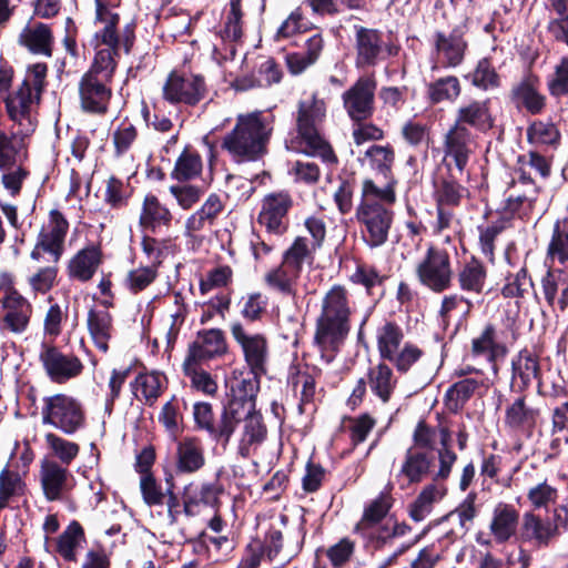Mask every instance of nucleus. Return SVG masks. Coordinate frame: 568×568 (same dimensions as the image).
I'll use <instances>...</instances> for the list:
<instances>
[{
	"instance_id": "1",
	"label": "nucleus",
	"mask_w": 568,
	"mask_h": 568,
	"mask_svg": "<svg viewBox=\"0 0 568 568\" xmlns=\"http://www.w3.org/2000/svg\"><path fill=\"white\" fill-rule=\"evenodd\" d=\"M48 64L38 62L27 67V74L18 90L9 94L3 101L11 121L18 129L9 138L2 132L1 168L13 169L26 165L29 159L24 138L33 132L31 104L39 103L48 84Z\"/></svg>"
},
{
	"instance_id": "2",
	"label": "nucleus",
	"mask_w": 568,
	"mask_h": 568,
	"mask_svg": "<svg viewBox=\"0 0 568 568\" xmlns=\"http://www.w3.org/2000/svg\"><path fill=\"white\" fill-rule=\"evenodd\" d=\"M352 314L348 290L341 284L333 285L322 298L313 336V345L327 364L335 359L351 333Z\"/></svg>"
},
{
	"instance_id": "3",
	"label": "nucleus",
	"mask_w": 568,
	"mask_h": 568,
	"mask_svg": "<svg viewBox=\"0 0 568 568\" xmlns=\"http://www.w3.org/2000/svg\"><path fill=\"white\" fill-rule=\"evenodd\" d=\"M490 99L471 100L460 105L456 111L454 124L444 136L445 156L454 160L456 169L463 173L471 154L470 144L474 141L470 129L486 134L496 125V116L491 111Z\"/></svg>"
},
{
	"instance_id": "4",
	"label": "nucleus",
	"mask_w": 568,
	"mask_h": 568,
	"mask_svg": "<svg viewBox=\"0 0 568 568\" xmlns=\"http://www.w3.org/2000/svg\"><path fill=\"white\" fill-rule=\"evenodd\" d=\"M119 58L120 54L109 50H97L78 84L80 106L85 113L104 115L108 112Z\"/></svg>"
},
{
	"instance_id": "5",
	"label": "nucleus",
	"mask_w": 568,
	"mask_h": 568,
	"mask_svg": "<svg viewBox=\"0 0 568 568\" xmlns=\"http://www.w3.org/2000/svg\"><path fill=\"white\" fill-rule=\"evenodd\" d=\"M274 116L256 111L240 114L233 130L225 135L222 148L240 161H256L267 151Z\"/></svg>"
},
{
	"instance_id": "6",
	"label": "nucleus",
	"mask_w": 568,
	"mask_h": 568,
	"mask_svg": "<svg viewBox=\"0 0 568 568\" xmlns=\"http://www.w3.org/2000/svg\"><path fill=\"white\" fill-rule=\"evenodd\" d=\"M326 118V104L313 93L310 99L301 100L297 104L296 131L301 144L305 145L304 153L318 156L324 163L337 164L338 158L329 142L322 134V125Z\"/></svg>"
},
{
	"instance_id": "7",
	"label": "nucleus",
	"mask_w": 568,
	"mask_h": 568,
	"mask_svg": "<svg viewBox=\"0 0 568 568\" xmlns=\"http://www.w3.org/2000/svg\"><path fill=\"white\" fill-rule=\"evenodd\" d=\"M355 30V67L357 69L374 68L382 60L398 57L402 45L397 34L388 31L386 40L379 29L354 26Z\"/></svg>"
},
{
	"instance_id": "8",
	"label": "nucleus",
	"mask_w": 568,
	"mask_h": 568,
	"mask_svg": "<svg viewBox=\"0 0 568 568\" xmlns=\"http://www.w3.org/2000/svg\"><path fill=\"white\" fill-rule=\"evenodd\" d=\"M94 4L95 22L104 24L94 36L100 44L106 47L102 50H109L112 54H120V50L123 49L125 54H130L136 40V22L126 23L119 32L120 14L112 12L110 7H118L120 3L116 0H94Z\"/></svg>"
},
{
	"instance_id": "9",
	"label": "nucleus",
	"mask_w": 568,
	"mask_h": 568,
	"mask_svg": "<svg viewBox=\"0 0 568 568\" xmlns=\"http://www.w3.org/2000/svg\"><path fill=\"white\" fill-rule=\"evenodd\" d=\"M374 195H362L356 207V220L364 243L371 248L379 247L388 241L389 231L394 221V211L385 206Z\"/></svg>"
},
{
	"instance_id": "10",
	"label": "nucleus",
	"mask_w": 568,
	"mask_h": 568,
	"mask_svg": "<svg viewBox=\"0 0 568 568\" xmlns=\"http://www.w3.org/2000/svg\"><path fill=\"white\" fill-rule=\"evenodd\" d=\"M41 415L43 424L53 426L64 435H73L87 425V412L82 403L64 393L44 397Z\"/></svg>"
},
{
	"instance_id": "11",
	"label": "nucleus",
	"mask_w": 568,
	"mask_h": 568,
	"mask_svg": "<svg viewBox=\"0 0 568 568\" xmlns=\"http://www.w3.org/2000/svg\"><path fill=\"white\" fill-rule=\"evenodd\" d=\"M365 156L369 161L371 169L377 175L383 176L385 184L379 187L372 179H365L362 184V195H374L382 202L393 205L397 199L396 186L398 184L393 172L394 148L389 143L386 145L373 144L366 150Z\"/></svg>"
},
{
	"instance_id": "12",
	"label": "nucleus",
	"mask_w": 568,
	"mask_h": 568,
	"mask_svg": "<svg viewBox=\"0 0 568 568\" xmlns=\"http://www.w3.org/2000/svg\"><path fill=\"white\" fill-rule=\"evenodd\" d=\"M69 226V221L61 211L51 210L48 223L42 225L38 233L36 244L30 253L31 260L37 262L45 260L58 264L65 250L64 243Z\"/></svg>"
},
{
	"instance_id": "13",
	"label": "nucleus",
	"mask_w": 568,
	"mask_h": 568,
	"mask_svg": "<svg viewBox=\"0 0 568 568\" xmlns=\"http://www.w3.org/2000/svg\"><path fill=\"white\" fill-rule=\"evenodd\" d=\"M415 273L419 283L434 293L449 290L454 276L449 253L445 248L429 245Z\"/></svg>"
},
{
	"instance_id": "14",
	"label": "nucleus",
	"mask_w": 568,
	"mask_h": 568,
	"mask_svg": "<svg viewBox=\"0 0 568 568\" xmlns=\"http://www.w3.org/2000/svg\"><path fill=\"white\" fill-rule=\"evenodd\" d=\"M377 80L374 73L363 74L343 92V108L352 122L368 121L375 113Z\"/></svg>"
},
{
	"instance_id": "15",
	"label": "nucleus",
	"mask_w": 568,
	"mask_h": 568,
	"mask_svg": "<svg viewBox=\"0 0 568 568\" xmlns=\"http://www.w3.org/2000/svg\"><path fill=\"white\" fill-rule=\"evenodd\" d=\"M207 94L205 79L201 74L171 71L164 82L162 97L170 104L197 105Z\"/></svg>"
},
{
	"instance_id": "16",
	"label": "nucleus",
	"mask_w": 568,
	"mask_h": 568,
	"mask_svg": "<svg viewBox=\"0 0 568 568\" xmlns=\"http://www.w3.org/2000/svg\"><path fill=\"white\" fill-rule=\"evenodd\" d=\"M221 474L222 469L217 470L213 481H191L184 486L182 504L183 513L187 517L199 516L204 509L221 510V497L225 493L224 485L220 481Z\"/></svg>"
},
{
	"instance_id": "17",
	"label": "nucleus",
	"mask_w": 568,
	"mask_h": 568,
	"mask_svg": "<svg viewBox=\"0 0 568 568\" xmlns=\"http://www.w3.org/2000/svg\"><path fill=\"white\" fill-rule=\"evenodd\" d=\"M230 353L226 334L221 328H203L189 344L184 361L187 364H207Z\"/></svg>"
},
{
	"instance_id": "18",
	"label": "nucleus",
	"mask_w": 568,
	"mask_h": 568,
	"mask_svg": "<svg viewBox=\"0 0 568 568\" xmlns=\"http://www.w3.org/2000/svg\"><path fill=\"white\" fill-rule=\"evenodd\" d=\"M231 334L234 341L241 346L244 361L250 372L254 375V381L260 384V378L266 374V363L268 357V343L263 334L247 335L241 322H234L231 325Z\"/></svg>"
},
{
	"instance_id": "19",
	"label": "nucleus",
	"mask_w": 568,
	"mask_h": 568,
	"mask_svg": "<svg viewBox=\"0 0 568 568\" xmlns=\"http://www.w3.org/2000/svg\"><path fill=\"white\" fill-rule=\"evenodd\" d=\"M14 447L10 454L6 467L2 468V508L7 506L10 497L23 491L24 483L21 475H26L34 454L28 442L20 445L13 442Z\"/></svg>"
},
{
	"instance_id": "20",
	"label": "nucleus",
	"mask_w": 568,
	"mask_h": 568,
	"mask_svg": "<svg viewBox=\"0 0 568 568\" xmlns=\"http://www.w3.org/2000/svg\"><path fill=\"white\" fill-rule=\"evenodd\" d=\"M39 359L49 378L58 384L78 377L84 368L78 356L65 355L57 346L47 343L41 344Z\"/></svg>"
},
{
	"instance_id": "21",
	"label": "nucleus",
	"mask_w": 568,
	"mask_h": 568,
	"mask_svg": "<svg viewBox=\"0 0 568 568\" xmlns=\"http://www.w3.org/2000/svg\"><path fill=\"white\" fill-rule=\"evenodd\" d=\"M192 415L195 430L205 433L223 448L230 444L234 432L222 410L216 415L211 403L200 400L193 404Z\"/></svg>"
},
{
	"instance_id": "22",
	"label": "nucleus",
	"mask_w": 568,
	"mask_h": 568,
	"mask_svg": "<svg viewBox=\"0 0 568 568\" xmlns=\"http://www.w3.org/2000/svg\"><path fill=\"white\" fill-rule=\"evenodd\" d=\"M2 288H4V297L2 298V328H7L13 333H22L26 331L31 314L32 306L12 285L8 274H2Z\"/></svg>"
},
{
	"instance_id": "23",
	"label": "nucleus",
	"mask_w": 568,
	"mask_h": 568,
	"mask_svg": "<svg viewBox=\"0 0 568 568\" xmlns=\"http://www.w3.org/2000/svg\"><path fill=\"white\" fill-rule=\"evenodd\" d=\"M292 206L293 199L287 191L270 193L262 201L257 221L268 233L283 235L288 230Z\"/></svg>"
},
{
	"instance_id": "24",
	"label": "nucleus",
	"mask_w": 568,
	"mask_h": 568,
	"mask_svg": "<svg viewBox=\"0 0 568 568\" xmlns=\"http://www.w3.org/2000/svg\"><path fill=\"white\" fill-rule=\"evenodd\" d=\"M542 377L539 355L524 347L511 358L509 388L513 393H527L532 381L540 384Z\"/></svg>"
},
{
	"instance_id": "25",
	"label": "nucleus",
	"mask_w": 568,
	"mask_h": 568,
	"mask_svg": "<svg viewBox=\"0 0 568 568\" xmlns=\"http://www.w3.org/2000/svg\"><path fill=\"white\" fill-rule=\"evenodd\" d=\"M518 395L505 409L504 426L515 433L530 437L540 418V409L527 403V393Z\"/></svg>"
},
{
	"instance_id": "26",
	"label": "nucleus",
	"mask_w": 568,
	"mask_h": 568,
	"mask_svg": "<svg viewBox=\"0 0 568 568\" xmlns=\"http://www.w3.org/2000/svg\"><path fill=\"white\" fill-rule=\"evenodd\" d=\"M258 384L252 379H242L235 394L222 407V413L226 416L232 430L235 433L239 424L243 420L244 415L255 412L256 393Z\"/></svg>"
},
{
	"instance_id": "27",
	"label": "nucleus",
	"mask_w": 568,
	"mask_h": 568,
	"mask_svg": "<svg viewBox=\"0 0 568 568\" xmlns=\"http://www.w3.org/2000/svg\"><path fill=\"white\" fill-rule=\"evenodd\" d=\"M434 49L442 57L443 67L456 68L464 62L468 42L465 39V31L455 27L449 33L435 31Z\"/></svg>"
},
{
	"instance_id": "28",
	"label": "nucleus",
	"mask_w": 568,
	"mask_h": 568,
	"mask_svg": "<svg viewBox=\"0 0 568 568\" xmlns=\"http://www.w3.org/2000/svg\"><path fill=\"white\" fill-rule=\"evenodd\" d=\"M455 277L462 292L481 295L486 292L488 268L479 257L470 255L458 265Z\"/></svg>"
},
{
	"instance_id": "29",
	"label": "nucleus",
	"mask_w": 568,
	"mask_h": 568,
	"mask_svg": "<svg viewBox=\"0 0 568 568\" xmlns=\"http://www.w3.org/2000/svg\"><path fill=\"white\" fill-rule=\"evenodd\" d=\"M205 465V452L197 436H184L176 442L175 468L180 474H194Z\"/></svg>"
},
{
	"instance_id": "30",
	"label": "nucleus",
	"mask_w": 568,
	"mask_h": 568,
	"mask_svg": "<svg viewBox=\"0 0 568 568\" xmlns=\"http://www.w3.org/2000/svg\"><path fill=\"white\" fill-rule=\"evenodd\" d=\"M103 263V252L100 245L90 244L79 250L69 261L67 272L70 278L82 283L92 280Z\"/></svg>"
},
{
	"instance_id": "31",
	"label": "nucleus",
	"mask_w": 568,
	"mask_h": 568,
	"mask_svg": "<svg viewBox=\"0 0 568 568\" xmlns=\"http://www.w3.org/2000/svg\"><path fill=\"white\" fill-rule=\"evenodd\" d=\"M538 78L525 77L520 82L513 85L509 92L510 102L516 108H524L532 115L540 114L546 108V97L538 91Z\"/></svg>"
},
{
	"instance_id": "32",
	"label": "nucleus",
	"mask_w": 568,
	"mask_h": 568,
	"mask_svg": "<svg viewBox=\"0 0 568 568\" xmlns=\"http://www.w3.org/2000/svg\"><path fill=\"white\" fill-rule=\"evenodd\" d=\"M470 353L474 357H486L487 362L495 367L498 361L505 358L508 347L497 339L495 324L487 323L479 335L471 339Z\"/></svg>"
},
{
	"instance_id": "33",
	"label": "nucleus",
	"mask_w": 568,
	"mask_h": 568,
	"mask_svg": "<svg viewBox=\"0 0 568 568\" xmlns=\"http://www.w3.org/2000/svg\"><path fill=\"white\" fill-rule=\"evenodd\" d=\"M552 265L540 280L542 294L548 306L554 307L557 302L560 311H565L568 307V271Z\"/></svg>"
},
{
	"instance_id": "34",
	"label": "nucleus",
	"mask_w": 568,
	"mask_h": 568,
	"mask_svg": "<svg viewBox=\"0 0 568 568\" xmlns=\"http://www.w3.org/2000/svg\"><path fill=\"white\" fill-rule=\"evenodd\" d=\"M393 486L381 491L363 510L361 520L355 525L354 532L366 536V530L379 525L388 515L395 499L392 496Z\"/></svg>"
},
{
	"instance_id": "35",
	"label": "nucleus",
	"mask_w": 568,
	"mask_h": 568,
	"mask_svg": "<svg viewBox=\"0 0 568 568\" xmlns=\"http://www.w3.org/2000/svg\"><path fill=\"white\" fill-rule=\"evenodd\" d=\"M172 220L173 215L170 209L161 203L155 194L148 193L144 196L139 216V226L142 230L156 233L162 226L169 229Z\"/></svg>"
},
{
	"instance_id": "36",
	"label": "nucleus",
	"mask_w": 568,
	"mask_h": 568,
	"mask_svg": "<svg viewBox=\"0 0 568 568\" xmlns=\"http://www.w3.org/2000/svg\"><path fill=\"white\" fill-rule=\"evenodd\" d=\"M446 173L433 181V197L435 204H444L458 207L462 204L465 193L468 192L458 179L454 175L450 163H446Z\"/></svg>"
},
{
	"instance_id": "37",
	"label": "nucleus",
	"mask_w": 568,
	"mask_h": 568,
	"mask_svg": "<svg viewBox=\"0 0 568 568\" xmlns=\"http://www.w3.org/2000/svg\"><path fill=\"white\" fill-rule=\"evenodd\" d=\"M368 387L383 404L389 403L397 387V378L386 361L368 367L366 373Z\"/></svg>"
},
{
	"instance_id": "38",
	"label": "nucleus",
	"mask_w": 568,
	"mask_h": 568,
	"mask_svg": "<svg viewBox=\"0 0 568 568\" xmlns=\"http://www.w3.org/2000/svg\"><path fill=\"white\" fill-rule=\"evenodd\" d=\"M528 168L534 169L542 179H548L551 174V162L537 151H529L527 154H519L514 168L518 182L523 185H534V193L538 194L540 187L531 176Z\"/></svg>"
},
{
	"instance_id": "39",
	"label": "nucleus",
	"mask_w": 568,
	"mask_h": 568,
	"mask_svg": "<svg viewBox=\"0 0 568 568\" xmlns=\"http://www.w3.org/2000/svg\"><path fill=\"white\" fill-rule=\"evenodd\" d=\"M520 539L525 542H534L539 548L549 547L556 539L548 516L542 518L532 511L525 513L520 526Z\"/></svg>"
},
{
	"instance_id": "40",
	"label": "nucleus",
	"mask_w": 568,
	"mask_h": 568,
	"mask_svg": "<svg viewBox=\"0 0 568 568\" xmlns=\"http://www.w3.org/2000/svg\"><path fill=\"white\" fill-rule=\"evenodd\" d=\"M434 460L435 456L430 450L409 447L399 474L407 478L408 484H419L429 475Z\"/></svg>"
},
{
	"instance_id": "41",
	"label": "nucleus",
	"mask_w": 568,
	"mask_h": 568,
	"mask_svg": "<svg viewBox=\"0 0 568 568\" xmlns=\"http://www.w3.org/2000/svg\"><path fill=\"white\" fill-rule=\"evenodd\" d=\"M519 521V511L510 504L499 503L494 511L489 526L490 532L497 544L507 542L516 532Z\"/></svg>"
},
{
	"instance_id": "42",
	"label": "nucleus",
	"mask_w": 568,
	"mask_h": 568,
	"mask_svg": "<svg viewBox=\"0 0 568 568\" xmlns=\"http://www.w3.org/2000/svg\"><path fill=\"white\" fill-rule=\"evenodd\" d=\"M87 327L95 347L102 353H106L114 329L112 314L106 308H90L87 316Z\"/></svg>"
},
{
	"instance_id": "43",
	"label": "nucleus",
	"mask_w": 568,
	"mask_h": 568,
	"mask_svg": "<svg viewBox=\"0 0 568 568\" xmlns=\"http://www.w3.org/2000/svg\"><path fill=\"white\" fill-rule=\"evenodd\" d=\"M322 371L316 366L307 364L304 367L292 366L288 377V383L295 390L300 385L302 386L301 398L298 403V410L301 414L305 413V406L314 402L316 378L321 375Z\"/></svg>"
},
{
	"instance_id": "44",
	"label": "nucleus",
	"mask_w": 568,
	"mask_h": 568,
	"mask_svg": "<svg viewBox=\"0 0 568 568\" xmlns=\"http://www.w3.org/2000/svg\"><path fill=\"white\" fill-rule=\"evenodd\" d=\"M40 475L45 498L48 500L60 499L70 476L68 468L55 460L43 459L41 462Z\"/></svg>"
},
{
	"instance_id": "45",
	"label": "nucleus",
	"mask_w": 568,
	"mask_h": 568,
	"mask_svg": "<svg viewBox=\"0 0 568 568\" xmlns=\"http://www.w3.org/2000/svg\"><path fill=\"white\" fill-rule=\"evenodd\" d=\"M530 292H532L537 298L535 283L529 274L527 263L525 262L517 272H508L505 275L500 294L504 298H515L518 303L519 301L525 300Z\"/></svg>"
},
{
	"instance_id": "46",
	"label": "nucleus",
	"mask_w": 568,
	"mask_h": 568,
	"mask_svg": "<svg viewBox=\"0 0 568 568\" xmlns=\"http://www.w3.org/2000/svg\"><path fill=\"white\" fill-rule=\"evenodd\" d=\"M375 337L379 358L386 361L392 352L400 347L405 334L402 325L395 320H385L376 327Z\"/></svg>"
},
{
	"instance_id": "47",
	"label": "nucleus",
	"mask_w": 568,
	"mask_h": 568,
	"mask_svg": "<svg viewBox=\"0 0 568 568\" xmlns=\"http://www.w3.org/2000/svg\"><path fill=\"white\" fill-rule=\"evenodd\" d=\"M85 532L78 520H72L55 540V552L67 562L78 560L77 549L85 542Z\"/></svg>"
},
{
	"instance_id": "48",
	"label": "nucleus",
	"mask_w": 568,
	"mask_h": 568,
	"mask_svg": "<svg viewBox=\"0 0 568 568\" xmlns=\"http://www.w3.org/2000/svg\"><path fill=\"white\" fill-rule=\"evenodd\" d=\"M223 210L224 204L220 196L216 193H211L203 205L187 217L185 222L187 233L202 231L206 224L213 225Z\"/></svg>"
},
{
	"instance_id": "49",
	"label": "nucleus",
	"mask_w": 568,
	"mask_h": 568,
	"mask_svg": "<svg viewBox=\"0 0 568 568\" xmlns=\"http://www.w3.org/2000/svg\"><path fill=\"white\" fill-rule=\"evenodd\" d=\"M426 98L435 105L444 101L453 102L462 93V84L456 75H445L426 83Z\"/></svg>"
},
{
	"instance_id": "50",
	"label": "nucleus",
	"mask_w": 568,
	"mask_h": 568,
	"mask_svg": "<svg viewBox=\"0 0 568 568\" xmlns=\"http://www.w3.org/2000/svg\"><path fill=\"white\" fill-rule=\"evenodd\" d=\"M203 162L200 153L186 145L175 161L171 178L179 182H187L201 175Z\"/></svg>"
},
{
	"instance_id": "51",
	"label": "nucleus",
	"mask_w": 568,
	"mask_h": 568,
	"mask_svg": "<svg viewBox=\"0 0 568 568\" xmlns=\"http://www.w3.org/2000/svg\"><path fill=\"white\" fill-rule=\"evenodd\" d=\"M164 381H166L165 376L158 371L140 372L130 385L133 393L141 389L145 404L153 406L165 389Z\"/></svg>"
},
{
	"instance_id": "52",
	"label": "nucleus",
	"mask_w": 568,
	"mask_h": 568,
	"mask_svg": "<svg viewBox=\"0 0 568 568\" xmlns=\"http://www.w3.org/2000/svg\"><path fill=\"white\" fill-rule=\"evenodd\" d=\"M479 386L480 383L475 378H464L454 383L444 396L446 408L453 414L459 413Z\"/></svg>"
},
{
	"instance_id": "53",
	"label": "nucleus",
	"mask_w": 568,
	"mask_h": 568,
	"mask_svg": "<svg viewBox=\"0 0 568 568\" xmlns=\"http://www.w3.org/2000/svg\"><path fill=\"white\" fill-rule=\"evenodd\" d=\"M465 79L478 90L489 91L501 85L500 74L497 72L490 58L478 60L475 69L465 75Z\"/></svg>"
},
{
	"instance_id": "54",
	"label": "nucleus",
	"mask_w": 568,
	"mask_h": 568,
	"mask_svg": "<svg viewBox=\"0 0 568 568\" xmlns=\"http://www.w3.org/2000/svg\"><path fill=\"white\" fill-rule=\"evenodd\" d=\"M426 353L417 344L404 343L403 347L392 352L386 362L392 364L399 375H407L424 357Z\"/></svg>"
},
{
	"instance_id": "55",
	"label": "nucleus",
	"mask_w": 568,
	"mask_h": 568,
	"mask_svg": "<svg viewBox=\"0 0 568 568\" xmlns=\"http://www.w3.org/2000/svg\"><path fill=\"white\" fill-rule=\"evenodd\" d=\"M300 277V274L281 262L278 266L265 274L264 282L270 288L285 296H294L296 294L295 286Z\"/></svg>"
},
{
	"instance_id": "56",
	"label": "nucleus",
	"mask_w": 568,
	"mask_h": 568,
	"mask_svg": "<svg viewBox=\"0 0 568 568\" xmlns=\"http://www.w3.org/2000/svg\"><path fill=\"white\" fill-rule=\"evenodd\" d=\"M315 251L308 245L307 237L297 236L283 253L282 262L301 275L304 263L312 264L314 262Z\"/></svg>"
},
{
	"instance_id": "57",
	"label": "nucleus",
	"mask_w": 568,
	"mask_h": 568,
	"mask_svg": "<svg viewBox=\"0 0 568 568\" xmlns=\"http://www.w3.org/2000/svg\"><path fill=\"white\" fill-rule=\"evenodd\" d=\"M21 43L34 54L52 55L53 36L48 24L38 23L21 34Z\"/></svg>"
},
{
	"instance_id": "58",
	"label": "nucleus",
	"mask_w": 568,
	"mask_h": 568,
	"mask_svg": "<svg viewBox=\"0 0 568 568\" xmlns=\"http://www.w3.org/2000/svg\"><path fill=\"white\" fill-rule=\"evenodd\" d=\"M549 2L557 17L548 21L546 31L555 42L568 47V0H549Z\"/></svg>"
},
{
	"instance_id": "59",
	"label": "nucleus",
	"mask_w": 568,
	"mask_h": 568,
	"mask_svg": "<svg viewBox=\"0 0 568 568\" xmlns=\"http://www.w3.org/2000/svg\"><path fill=\"white\" fill-rule=\"evenodd\" d=\"M551 264L558 261L559 264H568V224L561 225L560 221H556L552 234L547 246L546 262Z\"/></svg>"
},
{
	"instance_id": "60",
	"label": "nucleus",
	"mask_w": 568,
	"mask_h": 568,
	"mask_svg": "<svg viewBox=\"0 0 568 568\" xmlns=\"http://www.w3.org/2000/svg\"><path fill=\"white\" fill-rule=\"evenodd\" d=\"M203 364H187L183 362L182 368L186 377L190 378L191 388L207 396H215L219 389L215 378L202 368Z\"/></svg>"
},
{
	"instance_id": "61",
	"label": "nucleus",
	"mask_w": 568,
	"mask_h": 568,
	"mask_svg": "<svg viewBox=\"0 0 568 568\" xmlns=\"http://www.w3.org/2000/svg\"><path fill=\"white\" fill-rule=\"evenodd\" d=\"M442 498L435 484L426 485L415 500L409 505L408 515L415 521L424 520L433 510V505Z\"/></svg>"
},
{
	"instance_id": "62",
	"label": "nucleus",
	"mask_w": 568,
	"mask_h": 568,
	"mask_svg": "<svg viewBox=\"0 0 568 568\" xmlns=\"http://www.w3.org/2000/svg\"><path fill=\"white\" fill-rule=\"evenodd\" d=\"M530 144H542L557 148L560 144V132L555 123L535 120L526 131Z\"/></svg>"
},
{
	"instance_id": "63",
	"label": "nucleus",
	"mask_w": 568,
	"mask_h": 568,
	"mask_svg": "<svg viewBox=\"0 0 568 568\" xmlns=\"http://www.w3.org/2000/svg\"><path fill=\"white\" fill-rule=\"evenodd\" d=\"M133 189L130 183H124L115 175H111L105 182L104 203L114 210L125 207L132 196Z\"/></svg>"
},
{
	"instance_id": "64",
	"label": "nucleus",
	"mask_w": 568,
	"mask_h": 568,
	"mask_svg": "<svg viewBox=\"0 0 568 568\" xmlns=\"http://www.w3.org/2000/svg\"><path fill=\"white\" fill-rule=\"evenodd\" d=\"M44 439L52 455L65 467L70 466L80 453L79 444L54 433L45 434Z\"/></svg>"
}]
</instances>
